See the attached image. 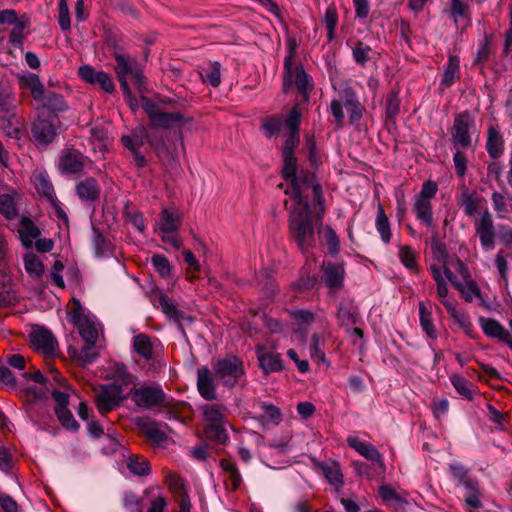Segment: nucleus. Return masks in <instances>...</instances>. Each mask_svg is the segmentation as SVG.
<instances>
[{
	"label": "nucleus",
	"instance_id": "obj_1",
	"mask_svg": "<svg viewBox=\"0 0 512 512\" xmlns=\"http://www.w3.org/2000/svg\"><path fill=\"white\" fill-rule=\"evenodd\" d=\"M296 185L293 181H289V188L285 193L290 196L292 205L288 208L290 211L289 224H313L311 216V208L308 197L305 194L307 190L312 189L315 201L316 224L321 223V214L324 212V200L322 195V187L319 183H315L314 171L301 169L296 174Z\"/></svg>",
	"mask_w": 512,
	"mask_h": 512
},
{
	"label": "nucleus",
	"instance_id": "obj_2",
	"mask_svg": "<svg viewBox=\"0 0 512 512\" xmlns=\"http://www.w3.org/2000/svg\"><path fill=\"white\" fill-rule=\"evenodd\" d=\"M109 377L112 382L101 386L95 394L96 406L101 414L111 412L127 399L128 388L134 382V376L122 364H115Z\"/></svg>",
	"mask_w": 512,
	"mask_h": 512
},
{
	"label": "nucleus",
	"instance_id": "obj_3",
	"mask_svg": "<svg viewBox=\"0 0 512 512\" xmlns=\"http://www.w3.org/2000/svg\"><path fill=\"white\" fill-rule=\"evenodd\" d=\"M140 102L143 111L147 115L149 127L159 128L165 131L176 128V135L179 139H182V129L186 128L187 125H191L193 122V117L186 116L179 111H164L160 105L147 96H141Z\"/></svg>",
	"mask_w": 512,
	"mask_h": 512
},
{
	"label": "nucleus",
	"instance_id": "obj_4",
	"mask_svg": "<svg viewBox=\"0 0 512 512\" xmlns=\"http://www.w3.org/2000/svg\"><path fill=\"white\" fill-rule=\"evenodd\" d=\"M115 72L120 83L121 90L132 109L138 107V102L133 96L132 90L127 81L130 77L134 86L142 92L146 85V79L138 60L126 54H115Z\"/></svg>",
	"mask_w": 512,
	"mask_h": 512
},
{
	"label": "nucleus",
	"instance_id": "obj_5",
	"mask_svg": "<svg viewBox=\"0 0 512 512\" xmlns=\"http://www.w3.org/2000/svg\"><path fill=\"white\" fill-rule=\"evenodd\" d=\"M295 85L297 91L302 96L303 102H308L310 94L314 88L312 77L304 70L301 63L291 61V56L284 58V72L282 79V90L288 93Z\"/></svg>",
	"mask_w": 512,
	"mask_h": 512
},
{
	"label": "nucleus",
	"instance_id": "obj_6",
	"mask_svg": "<svg viewBox=\"0 0 512 512\" xmlns=\"http://www.w3.org/2000/svg\"><path fill=\"white\" fill-rule=\"evenodd\" d=\"M201 412L205 422H207L205 429L207 437L219 443H224L228 438L225 429L226 407L218 404H206L201 407Z\"/></svg>",
	"mask_w": 512,
	"mask_h": 512
},
{
	"label": "nucleus",
	"instance_id": "obj_7",
	"mask_svg": "<svg viewBox=\"0 0 512 512\" xmlns=\"http://www.w3.org/2000/svg\"><path fill=\"white\" fill-rule=\"evenodd\" d=\"M128 397L140 409L148 410L166 403V395L159 385L143 384L135 386V381L128 388Z\"/></svg>",
	"mask_w": 512,
	"mask_h": 512
},
{
	"label": "nucleus",
	"instance_id": "obj_8",
	"mask_svg": "<svg viewBox=\"0 0 512 512\" xmlns=\"http://www.w3.org/2000/svg\"><path fill=\"white\" fill-rule=\"evenodd\" d=\"M475 131V120L469 111L455 115L451 129V142L455 149H468L472 146V134Z\"/></svg>",
	"mask_w": 512,
	"mask_h": 512
},
{
	"label": "nucleus",
	"instance_id": "obj_9",
	"mask_svg": "<svg viewBox=\"0 0 512 512\" xmlns=\"http://www.w3.org/2000/svg\"><path fill=\"white\" fill-rule=\"evenodd\" d=\"M438 192V184L433 180H427L422 184L420 192L415 196L412 208L417 220L423 224H431L433 220L431 200Z\"/></svg>",
	"mask_w": 512,
	"mask_h": 512
},
{
	"label": "nucleus",
	"instance_id": "obj_10",
	"mask_svg": "<svg viewBox=\"0 0 512 512\" xmlns=\"http://www.w3.org/2000/svg\"><path fill=\"white\" fill-rule=\"evenodd\" d=\"M213 371L215 377L226 386H234L244 374L242 363L234 356L214 362Z\"/></svg>",
	"mask_w": 512,
	"mask_h": 512
},
{
	"label": "nucleus",
	"instance_id": "obj_11",
	"mask_svg": "<svg viewBox=\"0 0 512 512\" xmlns=\"http://www.w3.org/2000/svg\"><path fill=\"white\" fill-rule=\"evenodd\" d=\"M70 315L86 344L95 345L101 331L97 319L94 316L87 315L81 307H77L71 311Z\"/></svg>",
	"mask_w": 512,
	"mask_h": 512
},
{
	"label": "nucleus",
	"instance_id": "obj_12",
	"mask_svg": "<svg viewBox=\"0 0 512 512\" xmlns=\"http://www.w3.org/2000/svg\"><path fill=\"white\" fill-rule=\"evenodd\" d=\"M147 127V144L154 151L159 161L165 165L172 167L176 163V155L168 147L165 141V134L163 129L151 128L149 123Z\"/></svg>",
	"mask_w": 512,
	"mask_h": 512
},
{
	"label": "nucleus",
	"instance_id": "obj_13",
	"mask_svg": "<svg viewBox=\"0 0 512 512\" xmlns=\"http://www.w3.org/2000/svg\"><path fill=\"white\" fill-rule=\"evenodd\" d=\"M59 119L43 118L42 115L32 123L31 134L36 145L47 146L58 135Z\"/></svg>",
	"mask_w": 512,
	"mask_h": 512
},
{
	"label": "nucleus",
	"instance_id": "obj_14",
	"mask_svg": "<svg viewBox=\"0 0 512 512\" xmlns=\"http://www.w3.org/2000/svg\"><path fill=\"white\" fill-rule=\"evenodd\" d=\"M18 235L22 245L26 248L35 246L37 251L42 253L53 249L54 244L51 239L40 238L38 226H19Z\"/></svg>",
	"mask_w": 512,
	"mask_h": 512
},
{
	"label": "nucleus",
	"instance_id": "obj_15",
	"mask_svg": "<svg viewBox=\"0 0 512 512\" xmlns=\"http://www.w3.org/2000/svg\"><path fill=\"white\" fill-rule=\"evenodd\" d=\"M41 103L40 113L44 114L47 112L49 118L58 119L59 115L68 111L69 105L62 94L54 91L45 90L43 97L37 101Z\"/></svg>",
	"mask_w": 512,
	"mask_h": 512
},
{
	"label": "nucleus",
	"instance_id": "obj_16",
	"mask_svg": "<svg viewBox=\"0 0 512 512\" xmlns=\"http://www.w3.org/2000/svg\"><path fill=\"white\" fill-rule=\"evenodd\" d=\"M78 74L83 81L91 85H98L107 93L111 94L115 91L113 79L105 71H98L90 65H83L79 68Z\"/></svg>",
	"mask_w": 512,
	"mask_h": 512
},
{
	"label": "nucleus",
	"instance_id": "obj_17",
	"mask_svg": "<svg viewBox=\"0 0 512 512\" xmlns=\"http://www.w3.org/2000/svg\"><path fill=\"white\" fill-rule=\"evenodd\" d=\"M456 265L462 276V280L458 281L457 277L449 269H446V279H448L451 284L462 293L463 297L467 301H472L479 294L478 288L473 281L468 279V272L463 263L461 261H456Z\"/></svg>",
	"mask_w": 512,
	"mask_h": 512
},
{
	"label": "nucleus",
	"instance_id": "obj_18",
	"mask_svg": "<svg viewBox=\"0 0 512 512\" xmlns=\"http://www.w3.org/2000/svg\"><path fill=\"white\" fill-rule=\"evenodd\" d=\"M32 347L44 355L52 356L56 354L58 344L52 333L46 329H35L30 334Z\"/></svg>",
	"mask_w": 512,
	"mask_h": 512
},
{
	"label": "nucleus",
	"instance_id": "obj_19",
	"mask_svg": "<svg viewBox=\"0 0 512 512\" xmlns=\"http://www.w3.org/2000/svg\"><path fill=\"white\" fill-rule=\"evenodd\" d=\"M459 204L463 207L464 213L471 217L475 221V224H477V221L484 210V199L475 193H469L468 190H465L461 194Z\"/></svg>",
	"mask_w": 512,
	"mask_h": 512
},
{
	"label": "nucleus",
	"instance_id": "obj_20",
	"mask_svg": "<svg viewBox=\"0 0 512 512\" xmlns=\"http://www.w3.org/2000/svg\"><path fill=\"white\" fill-rule=\"evenodd\" d=\"M348 445L354 449L358 454L366 459L379 464L384 467L382 456L378 449L371 443L361 440L359 437L351 435L347 438Z\"/></svg>",
	"mask_w": 512,
	"mask_h": 512
},
{
	"label": "nucleus",
	"instance_id": "obj_21",
	"mask_svg": "<svg viewBox=\"0 0 512 512\" xmlns=\"http://www.w3.org/2000/svg\"><path fill=\"white\" fill-rule=\"evenodd\" d=\"M477 234L480 238L481 244L485 250L494 248L496 238L500 243L510 244L512 241V233L509 231L496 233L494 226H479Z\"/></svg>",
	"mask_w": 512,
	"mask_h": 512
},
{
	"label": "nucleus",
	"instance_id": "obj_22",
	"mask_svg": "<svg viewBox=\"0 0 512 512\" xmlns=\"http://www.w3.org/2000/svg\"><path fill=\"white\" fill-rule=\"evenodd\" d=\"M323 272V281L332 293L342 288L345 276V269L342 264L328 263L323 266Z\"/></svg>",
	"mask_w": 512,
	"mask_h": 512
},
{
	"label": "nucleus",
	"instance_id": "obj_23",
	"mask_svg": "<svg viewBox=\"0 0 512 512\" xmlns=\"http://www.w3.org/2000/svg\"><path fill=\"white\" fill-rule=\"evenodd\" d=\"M58 169L63 174H77L84 169L82 154L78 150L64 152L58 162Z\"/></svg>",
	"mask_w": 512,
	"mask_h": 512
},
{
	"label": "nucleus",
	"instance_id": "obj_24",
	"mask_svg": "<svg viewBox=\"0 0 512 512\" xmlns=\"http://www.w3.org/2000/svg\"><path fill=\"white\" fill-rule=\"evenodd\" d=\"M344 105L349 112V121L351 124L358 123L363 116L364 106L357 99L353 88L347 87L343 90Z\"/></svg>",
	"mask_w": 512,
	"mask_h": 512
},
{
	"label": "nucleus",
	"instance_id": "obj_25",
	"mask_svg": "<svg viewBox=\"0 0 512 512\" xmlns=\"http://www.w3.org/2000/svg\"><path fill=\"white\" fill-rule=\"evenodd\" d=\"M17 79L20 88L29 90L34 101L37 102L43 97L46 88L37 74L26 73L18 75Z\"/></svg>",
	"mask_w": 512,
	"mask_h": 512
},
{
	"label": "nucleus",
	"instance_id": "obj_26",
	"mask_svg": "<svg viewBox=\"0 0 512 512\" xmlns=\"http://www.w3.org/2000/svg\"><path fill=\"white\" fill-rule=\"evenodd\" d=\"M100 192V186L93 177H87L76 184V194L83 201L94 202L98 200Z\"/></svg>",
	"mask_w": 512,
	"mask_h": 512
},
{
	"label": "nucleus",
	"instance_id": "obj_27",
	"mask_svg": "<svg viewBox=\"0 0 512 512\" xmlns=\"http://www.w3.org/2000/svg\"><path fill=\"white\" fill-rule=\"evenodd\" d=\"M19 393L29 405H32V403L46 400L49 388L47 384L26 383L19 388Z\"/></svg>",
	"mask_w": 512,
	"mask_h": 512
},
{
	"label": "nucleus",
	"instance_id": "obj_28",
	"mask_svg": "<svg viewBox=\"0 0 512 512\" xmlns=\"http://www.w3.org/2000/svg\"><path fill=\"white\" fill-rule=\"evenodd\" d=\"M400 104L399 91L391 90L387 94L385 104V126L387 129L391 126H396L397 116L400 113Z\"/></svg>",
	"mask_w": 512,
	"mask_h": 512
},
{
	"label": "nucleus",
	"instance_id": "obj_29",
	"mask_svg": "<svg viewBox=\"0 0 512 512\" xmlns=\"http://www.w3.org/2000/svg\"><path fill=\"white\" fill-rule=\"evenodd\" d=\"M444 306L464 333L470 338H475L476 335L470 318L463 311L457 309L455 302L445 301Z\"/></svg>",
	"mask_w": 512,
	"mask_h": 512
},
{
	"label": "nucleus",
	"instance_id": "obj_30",
	"mask_svg": "<svg viewBox=\"0 0 512 512\" xmlns=\"http://www.w3.org/2000/svg\"><path fill=\"white\" fill-rule=\"evenodd\" d=\"M485 148L490 158L494 160L500 158L504 152L503 137L494 126L488 128Z\"/></svg>",
	"mask_w": 512,
	"mask_h": 512
},
{
	"label": "nucleus",
	"instance_id": "obj_31",
	"mask_svg": "<svg viewBox=\"0 0 512 512\" xmlns=\"http://www.w3.org/2000/svg\"><path fill=\"white\" fill-rule=\"evenodd\" d=\"M197 387L200 395L206 400H214L216 391L211 373L207 367L198 370Z\"/></svg>",
	"mask_w": 512,
	"mask_h": 512
},
{
	"label": "nucleus",
	"instance_id": "obj_32",
	"mask_svg": "<svg viewBox=\"0 0 512 512\" xmlns=\"http://www.w3.org/2000/svg\"><path fill=\"white\" fill-rule=\"evenodd\" d=\"M121 143L128 150H140L144 144H147V127L137 126L129 135L122 136Z\"/></svg>",
	"mask_w": 512,
	"mask_h": 512
},
{
	"label": "nucleus",
	"instance_id": "obj_33",
	"mask_svg": "<svg viewBox=\"0 0 512 512\" xmlns=\"http://www.w3.org/2000/svg\"><path fill=\"white\" fill-rule=\"evenodd\" d=\"M464 489V503L467 511L476 512L477 510L481 509L483 506L481 501L482 494L479 490L478 482L476 480L473 482H467V485L464 486Z\"/></svg>",
	"mask_w": 512,
	"mask_h": 512
},
{
	"label": "nucleus",
	"instance_id": "obj_34",
	"mask_svg": "<svg viewBox=\"0 0 512 512\" xmlns=\"http://www.w3.org/2000/svg\"><path fill=\"white\" fill-rule=\"evenodd\" d=\"M257 357L260 367L265 373L278 372L282 370V360L279 354L268 352L264 348H258Z\"/></svg>",
	"mask_w": 512,
	"mask_h": 512
},
{
	"label": "nucleus",
	"instance_id": "obj_35",
	"mask_svg": "<svg viewBox=\"0 0 512 512\" xmlns=\"http://www.w3.org/2000/svg\"><path fill=\"white\" fill-rule=\"evenodd\" d=\"M346 45L351 47L352 57L357 65L365 67L371 60L370 53L372 52V48L368 44L358 39H349L346 41Z\"/></svg>",
	"mask_w": 512,
	"mask_h": 512
},
{
	"label": "nucleus",
	"instance_id": "obj_36",
	"mask_svg": "<svg viewBox=\"0 0 512 512\" xmlns=\"http://www.w3.org/2000/svg\"><path fill=\"white\" fill-rule=\"evenodd\" d=\"M0 117L2 120L1 127L4 133L10 138L20 139L23 132V127L20 120L16 116L15 110L9 113L0 114Z\"/></svg>",
	"mask_w": 512,
	"mask_h": 512
},
{
	"label": "nucleus",
	"instance_id": "obj_37",
	"mask_svg": "<svg viewBox=\"0 0 512 512\" xmlns=\"http://www.w3.org/2000/svg\"><path fill=\"white\" fill-rule=\"evenodd\" d=\"M431 251L433 258L437 261L434 263L437 267H440L446 275V269L450 270V266L457 268L456 261L458 259H449L444 246H442L436 239L431 241Z\"/></svg>",
	"mask_w": 512,
	"mask_h": 512
},
{
	"label": "nucleus",
	"instance_id": "obj_38",
	"mask_svg": "<svg viewBox=\"0 0 512 512\" xmlns=\"http://www.w3.org/2000/svg\"><path fill=\"white\" fill-rule=\"evenodd\" d=\"M144 494L152 497L147 512H166L168 501L161 487L149 486Z\"/></svg>",
	"mask_w": 512,
	"mask_h": 512
},
{
	"label": "nucleus",
	"instance_id": "obj_39",
	"mask_svg": "<svg viewBox=\"0 0 512 512\" xmlns=\"http://www.w3.org/2000/svg\"><path fill=\"white\" fill-rule=\"evenodd\" d=\"M460 73V58L457 55H450L445 66L440 85L444 88L451 87Z\"/></svg>",
	"mask_w": 512,
	"mask_h": 512
},
{
	"label": "nucleus",
	"instance_id": "obj_40",
	"mask_svg": "<svg viewBox=\"0 0 512 512\" xmlns=\"http://www.w3.org/2000/svg\"><path fill=\"white\" fill-rule=\"evenodd\" d=\"M68 352L81 365H88L93 363L99 356V351L95 345L87 344L80 351L76 348L70 347Z\"/></svg>",
	"mask_w": 512,
	"mask_h": 512
},
{
	"label": "nucleus",
	"instance_id": "obj_41",
	"mask_svg": "<svg viewBox=\"0 0 512 512\" xmlns=\"http://www.w3.org/2000/svg\"><path fill=\"white\" fill-rule=\"evenodd\" d=\"M134 350L145 360H154V343L146 334H138L134 337Z\"/></svg>",
	"mask_w": 512,
	"mask_h": 512
},
{
	"label": "nucleus",
	"instance_id": "obj_42",
	"mask_svg": "<svg viewBox=\"0 0 512 512\" xmlns=\"http://www.w3.org/2000/svg\"><path fill=\"white\" fill-rule=\"evenodd\" d=\"M155 234L174 249H179L182 245L177 226H157Z\"/></svg>",
	"mask_w": 512,
	"mask_h": 512
},
{
	"label": "nucleus",
	"instance_id": "obj_43",
	"mask_svg": "<svg viewBox=\"0 0 512 512\" xmlns=\"http://www.w3.org/2000/svg\"><path fill=\"white\" fill-rule=\"evenodd\" d=\"M200 76L204 83L217 88L221 83V64L218 61L210 62L202 68Z\"/></svg>",
	"mask_w": 512,
	"mask_h": 512
},
{
	"label": "nucleus",
	"instance_id": "obj_44",
	"mask_svg": "<svg viewBox=\"0 0 512 512\" xmlns=\"http://www.w3.org/2000/svg\"><path fill=\"white\" fill-rule=\"evenodd\" d=\"M478 323L487 337L495 338L499 341L506 330L497 320L492 318L480 316L478 318Z\"/></svg>",
	"mask_w": 512,
	"mask_h": 512
},
{
	"label": "nucleus",
	"instance_id": "obj_45",
	"mask_svg": "<svg viewBox=\"0 0 512 512\" xmlns=\"http://www.w3.org/2000/svg\"><path fill=\"white\" fill-rule=\"evenodd\" d=\"M281 176L286 181H293L296 185V174L298 172V162L295 154H282Z\"/></svg>",
	"mask_w": 512,
	"mask_h": 512
},
{
	"label": "nucleus",
	"instance_id": "obj_46",
	"mask_svg": "<svg viewBox=\"0 0 512 512\" xmlns=\"http://www.w3.org/2000/svg\"><path fill=\"white\" fill-rule=\"evenodd\" d=\"M34 185L37 192L45 197L47 201H56L54 187L47 173H39L36 175Z\"/></svg>",
	"mask_w": 512,
	"mask_h": 512
},
{
	"label": "nucleus",
	"instance_id": "obj_47",
	"mask_svg": "<svg viewBox=\"0 0 512 512\" xmlns=\"http://www.w3.org/2000/svg\"><path fill=\"white\" fill-rule=\"evenodd\" d=\"M24 268L30 277L38 279L44 273V265L39 256L28 252L23 256Z\"/></svg>",
	"mask_w": 512,
	"mask_h": 512
},
{
	"label": "nucleus",
	"instance_id": "obj_48",
	"mask_svg": "<svg viewBox=\"0 0 512 512\" xmlns=\"http://www.w3.org/2000/svg\"><path fill=\"white\" fill-rule=\"evenodd\" d=\"M283 118L280 115H270L261 123V131L268 139L276 136L283 128Z\"/></svg>",
	"mask_w": 512,
	"mask_h": 512
},
{
	"label": "nucleus",
	"instance_id": "obj_49",
	"mask_svg": "<svg viewBox=\"0 0 512 512\" xmlns=\"http://www.w3.org/2000/svg\"><path fill=\"white\" fill-rule=\"evenodd\" d=\"M142 433L154 443H161L165 439V431L163 430V425L152 422L145 421L140 425Z\"/></svg>",
	"mask_w": 512,
	"mask_h": 512
},
{
	"label": "nucleus",
	"instance_id": "obj_50",
	"mask_svg": "<svg viewBox=\"0 0 512 512\" xmlns=\"http://www.w3.org/2000/svg\"><path fill=\"white\" fill-rule=\"evenodd\" d=\"M430 271L432 273L433 279L437 284V295L444 305L445 301H451L448 299V287L445 281V274L442 273L440 267H437L435 264H430Z\"/></svg>",
	"mask_w": 512,
	"mask_h": 512
},
{
	"label": "nucleus",
	"instance_id": "obj_51",
	"mask_svg": "<svg viewBox=\"0 0 512 512\" xmlns=\"http://www.w3.org/2000/svg\"><path fill=\"white\" fill-rule=\"evenodd\" d=\"M104 41L110 49H113L114 58L116 53L123 54L122 51L125 50L126 43L121 33L111 29L105 30Z\"/></svg>",
	"mask_w": 512,
	"mask_h": 512
},
{
	"label": "nucleus",
	"instance_id": "obj_52",
	"mask_svg": "<svg viewBox=\"0 0 512 512\" xmlns=\"http://www.w3.org/2000/svg\"><path fill=\"white\" fill-rule=\"evenodd\" d=\"M419 320L426 335L431 339H436L437 330L433 324L431 313L426 309L424 303L419 304Z\"/></svg>",
	"mask_w": 512,
	"mask_h": 512
},
{
	"label": "nucleus",
	"instance_id": "obj_53",
	"mask_svg": "<svg viewBox=\"0 0 512 512\" xmlns=\"http://www.w3.org/2000/svg\"><path fill=\"white\" fill-rule=\"evenodd\" d=\"M292 235L302 248L314 243L315 236L313 226H293Z\"/></svg>",
	"mask_w": 512,
	"mask_h": 512
},
{
	"label": "nucleus",
	"instance_id": "obj_54",
	"mask_svg": "<svg viewBox=\"0 0 512 512\" xmlns=\"http://www.w3.org/2000/svg\"><path fill=\"white\" fill-rule=\"evenodd\" d=\"M450 381L456 391L466 399L471 400L473 398V385L458 374L450 376Z\"/></svg>",
	"mask_w": 512,
	"mask_h": 512
},
{
	"label": "nucleus",
	"instance_id": "obj_55",
	"mask_svg": "<svg viewBox=\"0 0 512 512\" xmlns=\"http://www.w3.org/2000/svg\"><path fill=\"white\" fill-rule=\"evenodd\" d=\"M127 467L131 473L137 476H146L150 473V467L146 459L132 456L127 460Z\"/></svg>",
	"mask_w": 512,
	"mask_h": 512
},
{
	"label": "nucleus",
	"instance_id": "obj_56",
	"mask_svg": "<svg viewBox=\"0 0 512 512\" xmlns=\"http://www.w3.org/2000/svg\"><path fill=\"white\" fill-rule=\"evenodd\" d=\"M302 121V113L298 104H295L287 114L283 123L288 128L289 132H300V125Z\"/></svg>",
	"mask_w": 512,
	"mask_h": 512
},
{
	"label": "nucleus",
	"instance_id": "obj_57",
	"mask_svg": "<svg viewBox=\"0 0 512 512\" xmlns=\"http://www.w3.org/2000/svg\"><path fill=\"white\" fill-rule=\"evenodd\" d=\"M0 213L7 219L12 220L18 215L14 199L9 194L0 195Z\"/></svg>",
	"mask_w": 512,
	"mask_h": 512
},
{
	"label": "nucleus",
	"instance_id": "obj_58",
	"mask_svg": "<svg viewBox=\"0 0 512 512\" xmlns=\"http://www.w3.org/2000/svg\"><path fill=\"white\" fill-rule=\"evenodd\" d=\"M14 99L7 85L0 84V114L15 110Z\"/></svg>",
	"mask_w": 512,
	"mask_h": 512
},
{
	"label": "nucleus",
	"instance_id": "obj_59",
	"mask_svg": "<svg viewBox=\"0 0 512 512\" xmlns=\"http://www.w3.org/2000/svg\"><path fill=\"white\" fill-rule=\"evenodd\" d=\"M318 234L325 240L329 252L331 254H337L339 251V240L336 233L330 226H325L323 229L318 231Z\"/></svg>",
	"mask_w": 512,
	"mask_h": 512
},
{
	"label": "nucleus",
	"instance_id": "obj_60",
	"mask_svg": "<svg viewBox=\"0 0 512 512\" xmlns=\"http://www.w3.org/2000/svg\"><path fill=\"white\" fill-rule=\"evenodd\" d=\"M337 319L342 326L351 327L356 323V313L351 306L340 305L337 312Z\"/></svg>",
	"mask_w": 512,
	"mask_h": 512
},
{
	"label": "nucleus",
	"instance_id": "obj_61",
	"mask_svg": "<svg viewBox=\"0 0 512 512\" xmlns=\"http://www.w3.org/2000/svg\"><path fill=\"white\" fill-rule=\"evenodd\" d=\"M58 23L62 31H68L71 28L70 12L66 0H59L58 3Z\"/></svg>",
	"mask_w": 512,
	"mask_h": 512
},
{
	"label": "nucleus",
	"instance_id": "obj_62",
	"mask_svg": "<svg viewBox=\"0 0 512 512\" xmlns=\"http://www.w3.org/2000/svg\"><path fill=\"white\" fill-rule=\"evenodd\" d=\"M55 412L59 421L67 429L76 430L78 428L76 420L74 419L72 413L67 407H56Z\"/></svg>",
	"mask_w": 512,
	"mask_h": 512
},
{
	"label": "nucleus",
	"instance_id": "obj_63",
	"mask_svg": "<svg viewBox=\"0 0 512 512\" xmlns=\"http://www.w3.org/2000/svg\"><path fill=\"white\" fill-rule=\"evenodd\" d=\"M306 145L308 149V161L310 163V166L314 170H317L319 165L321 164V155L317 149V145L313 136L307 138Z\"/></svg>",
	"mask_w": 512,
	"mask_h": 512
},
{
	"label": "nucleus",
	"instance_id": "obj_64",
	"mask_svg": "<svg viewBox=\"0 0 512 512\" xmlns=\"http://www.w3.org/2000/svg\"><path fill=\"white\" fill-rule=\"evenodd\" d=\"M155 270L164 278L169 277L171 267L168 259L163 255H153L151 258Z\"/></svg>",
	"mask_w": 512,
	"mask_h": 512
}]
</instances>
